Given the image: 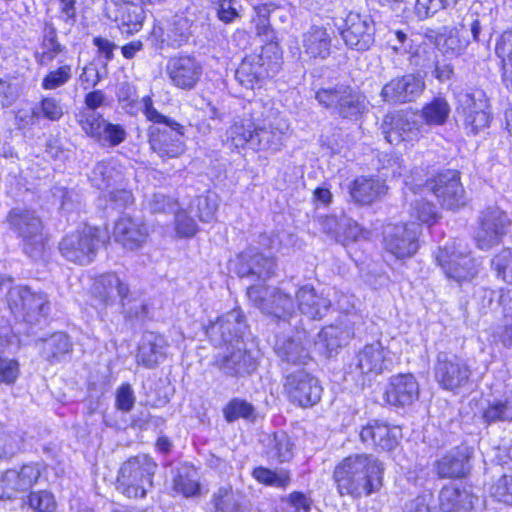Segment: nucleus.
Instances as JSON below:
<instances>
[{"label":"nucleus","mask_w":512,"mask_h":512,"mask_svg":"<svg viewBox=\"0 0 512 512\" xmlns=\"http://www.w3.org/2000/svg\"><path fill=\"white\" fill-rule=\"evenodd\" d=\"M223 417L228 423L235 422L238 419L255 421L256 408L246 399L235 397L223 408Z\"/></svg>","instance_id":"obj_49"},{"label":"nucleus","mask_w":512,"mask_h":512,"mask_svg":"<svg viewBox=\"0 0 512 512\" xmlns=\"http://www.w3.org/2000/svg\"><path fill=\"white\" fill-rule=\"evenodd\" d=\"M483 420L490 424L498 421L512 420V392L505 399L488 401L482 408Z\"/></svg>","instance_id":"obj_47"},{"label":"nucleus","mask_w":512,"mask_h":512,"mask_svg":"<svg viewBox=\"0 0 512 512\" xmlns=\"http://www.w3.org/2000/svg\"><path fill=\"white\" fill-rule=\"evenodd\" d=\"M28 504L37 512H53L56 508L54 496L45 490L31 493L28 498Z\"/></svg>","instance_id":"obj_64"},{"label":"nucleus","mask_w":512,"mask_h":512,"mask_svg":"<svg viewBox=\"0 0 512 512\" xmlns=\"http://www.w3.org/2000/svg\"><path fill=\"white\" fill-rule=\"evenodd\" d=\"M253 477L261 484L285 490L292 482L291 473L285 468L269 469L256 467L252 472Z\"/></svg>","instance_id":"obj_46"},{"label":"nucleus","mask_w":512,"mask_h":512,"mask_svg":"<svg viewBox=\"0 0 512 512\" xmlns=\"http://www.w3.org/2000/svg\"><path fill=\"white\" fill-rule=\"evenodd\" d=\"M387 186L380 178L359 176L349 187L352 200L356 203L367 205L385 195Z\"/></svg>","instance_id":"obj_36"},{"label":"nucleus","mask_w":512,"mask_h":512,"mask_svg":"<svg viewBox=\"0 0 512 512\" xmlns=\"http://www.w3.org/2000/svg\"><path fill=\"white\" fill-rule=\"evenodd\" d=\"M166 73L171 83L182 90H192L199 82L203 68L192 56L172 57L166 64Z\"/></svg>","instance_id":"obj_24"},{"label":"nucleus","mask_w":512,"mask_h":512,"mask_svg":"<svg viewBox=\"0 0 512 512\" xmlns=\"http://www.w3.org/2000/svg\"><path fill=\"white\" fill-rule=\"evenodd\" d=\"M287 125L280 119L255 124L251 139V149L256 151L277 152L283 145Z\"/></svg>","instance_id":"obj_27"},{"label":"nucleus","mask_w":512,"mask_h":512,"mask_svg":"<svg viewBox=\"0 0 512 512\" xmlns=\"http://www.w3.org/2000/svg\"><path fill=\"white\" fill-rule=\"evenodd\" d=\"M425 87L426 84L422 76L409 73L387 82L382 87L380 96L388 104H406L419 98Z\"/></svg>","instance_id":"obj_20"},{"label":"nucleus","mask_w":512,"mask_h":512,"mask_svg":"<svg viewBox=\"0 0 512 512\" xmlns=\"http://www.w3.org/2000/svg\"><path fill=\"white\" fill-rule=\"evenodd\" d=\"M384 470L383 462L374 455L352 454L335 466L333 481L340 496L367 497L382 488Z\"/></svg>","instance_id":"obj_1"},{"label":"nucleus","mask_w":512,"mask_h":512,"mask_svg":"<svg viewBox=\"0 0 512 512\" xmlns=\"http://www.w3.org/2000/svg\"><path fill=\"white\" fill-rule=\"evenodd\" d=\"M315 99L331 115L357 121L367 110L366 97L346 84L323 87L315 92Z\"/></svg>","instance_id":"obj_5"},{"label":"nucleus","mask_w":512,"mask_h":512,"mask_svg":"<svg viewBox=\"0 0 512 512\" xmlns=\"http://www.w3.org/2000/svg\"><path fill=\"white\" fill-rule=\"evenodd\" d=\"M475 501L477 497L470 491L452 485L443 487L439 493L441 512H469Z\"/></svg>","instance_id":"obj_37"},{"label":"nucleus","mask_w":512,"mask_h":512,"mask_svg":"<svg viewBox=\"0 0 512 512\" xmlns=\"http://www.w3.org/2000/svg\"><path fill=\"white\" fill-rule=\"evenodd\" d=\"M471 374L470 366L461 357L447 352L437 355L434 377L444 390L456 391L467 386Z\"/></svg>","instance_id":"obj_14"},{"label":"nucleus","mask_w":512,"mask_h":512,"mask_svg":"<svg viewBox=\"0 0 512 512\" xmlns=\"http://www.w3.org/2000/svg\"><path fill=\"white\" fill-rule=\"evenodd\" d=\"M221 329H229V333L233 338V344H244L243 335L247 329L245 317L240 309H233L222 316L218 317L215 322H211L206 327V335L214 346H222L223 331Z\"/></svg>","instance_id":"obj_25"},{"label":"nucleus","mask_w":512,"mask_h":512,"mask_svg":"<svg viewBox=\"0 0 512 512\" xmlns=\"http://www.w3.org/2000/svg\"><path fill=\"white\" fill-rule=\"evenodd\" d=\"M386 140L391 144L414 143L430 133L427 124L410 111L386 115L383 123Z\"/></svg>","instance_id":"obj_13"},{"label":"nucleus","mask_w":512,"mask_h":512,"mask_svg":"<svg viewBox=\"0 0 512 512\" xmlns=\"http://www.w3.org/2000/svg\"><path fill=\"white\" fill-rule=\"evenodd\" d=\"M277 269L276 260L255 248H249L237 256L235 272L240 278L250 281H267L272 278Z\"/></svg>","instance_id":"obj_19"},{"label":"nucleus","mask_w":512,"mask_h":512,"mask_svg":"<svg viewBox=\"0 0 512 512\" xmlns=\"http://www.w3.org/2000/svg\"><path fill=\"white\" fill-rule=\"evenodd\" d=\"M36 106L39 108L40 117L50 121H58L64 115V106L61 100L53 96L43 97Z\"/></svg>","instance_id":"obj_63"},{"label":"nucleus","mask_w":512,"mask_h":512,"mask_svg":"<svg viewBox=\"0 0 512 512\" xmlns=\"http://www.w3.org/2000/svg\"><path fill=\"white\" fill-rule=\"evenodd\" d=\"M173 486L174 490L181 493L184 497L196 496L200 492L197 470L192 466H181L177 470Z\"/></svg>","instance_id":"obj_45"},{"label":"nucleus","mask_w":512,"mask_h":512,"mask_svg":"<svg viewBox=\"0 0 512 512\" xmlns=\"http://www.w3.org/2000/svg\"><path fill=\"white\" fill-rule=\"evenodd\" d=\"M219 201V197L215 192L207 190L195 198L192 203V209L200 221L210 223L215 219Z\"/></svg>","instance_id":"obj_48"},{"label":"nucleus","mask_w":512,"mask_h":512,"mask_svg":"<svg viewBox=\"0 0 512 512\" xmlns=\"http://www.w3.org/2000/svg\"><path fill=\"white\" fill-rule=\"evenodd\" d=\"M421 232L420 224L388 225L383 236V246L386 252L396 259L412 257L418 250V237Z\"/></svg>","instance_id":"obj_16"},{"label":"nucleus","mask_w":512,"mask_h":512,"mask_svg":"<svg viewBox=\"0 0 512 512\" xmlns=\"http://www.w3.org/2000/svg\"><path fill=\"white\" fill-rule=\"evenodd\" d=\"M40 476L41 465L38 463L24 465L20 471L7 470L0 478V499H12L29 491Z\"/></svg>","instance_id":"obj_23"},{"label":"nucleus","mask_w":512,"mask_h":512,"mask_svg":"<svg viewBox=\"0 0 512 512\" xmlns=\"http://www.w3.org/2000/svg\"><path fill=\"white\" fill-rule=\"evenodd\" d=\"M157 468V463L146 454L129 458L118 472V491L128 498H144L153 487Z\"/></svg>","instance_id":"obj_4"},{"label":"nucleus","mask_w":512,"mask_h":512,"mask_svg":"<svg viewBox=\"0 0 512 512\" xmlns=\"http://www.w3.org/2000/svg\"><path fill=\"white\" fill-rule=\"evenodd\" d=\"M274 351L283 364L305 365L309 360V353L303 344L302 333L295 336H277Z\"/></svg>","instance_id":"obj_32"},{"label":"nucleus","mask_w":512,"mask_h":512,"mask_svg":"<svg viewBox=\"0 0 512 512\" xmlns=\"http://www.w3.org/2000/svg\"><path fill=\"white\" fill-rule=\"evenodd\" d=\"M148 235L146 224L141 219L130 216L120 217L113 231L115 241L131 251L140 249L146 243Z\"/></svg>","instance_id":"obj_26"},{"label":"nucleus","mask_w":512,"mask_h":512,"mask_svg":"<svg viewBox=\"0 0 512 512\" xmlns=\"http://www.w3.org/2000/svg\"><path fill=\"white\" fill-rule=\"evenodd\" d=\"M193 22L184 14H176L170 19L159 20L153 26L150 40L156 48L161 50L180 48L191 38Z\"/></svg>","instance_id":"obj_12"},{"label":"nucleus","mask_w":512,"mask_h":512,"mask_svg":"<svg viewBox=\"0 0 512 512\" xmlns=\"http://www.w3.org/2000/svg\"><path fill=\"white\" fill-rule=\"evenodd\" d=\"M282 64L281 53L276 44H267L259 52L247 55L235 71V79L246 89L260 86L262 81L276 75Z\"/></svg>","instance_id":"obj_3"},{"label":"nucleus","mask_w":512,"mask_h":512,"mask_svg":"<svg viewBox=\"0 0 512 512\" xmlns=\"http://www.w3.org/2000/svg\"><path fill=\"white\" fill-rule=\"evenodd\" d=\"M463 116L466 113L489 112L488 100L483 91L463 94L459 100Z\"/></svg>","instance_id":"obj_59"},{"label":"nucleus","mask_w":512,"mask_h":512,"mask_svg":"<svg viewBox=\"0 0 512 512\" xmlns=\"http://www.w3.org/2000/svg\"><path fill=\"white\" fill-rule=\"evenodd\" d=\"M443 207L453 210L465 204V191L458 171L447 170L428 183Z\"/></svg>","instance_id":"obj_21"},{"label":"nucleus","mask_w":512,"mask_h":512,"mask_svg":"<svg viewBox=\"0 0 512 512\" xmlns=\"http://www.w3.org/2000/svg\"><path fill=\"white\" fill-rule=\"evenodd\" d=\"M295 443L285 431L275 432L268 439L266 455L279 463L290 461L294 455Z\"/></svg>","instance_id":"obj_43"},{"label":"nucleus","mask_w":512,"mask_h":512,"mask_svg":"<svg viewBox=\"0 0 512 512\" xmlns=\"http://www.w3.org/2000/svg\"><path fill=\"white\" fill-rule=\"evenodd\" d=\"M249 301L262 312L286 321L296 312L293 297L281 288L251 285L247 288Z\"/></svg>","instance_id":"obj_9"},{"label":"nucleus","mask_w":512,"mask_h":512,"mask_svg":"<svg viewBox=\"0 0 512 512\" xmlns=\"http://www.w3.org/2000/svg\"><path fill=\"white\" fill-rule=\"evenodd\" d=\"M491 267L498 278L512 284V249L505 248L491 259Z\"/></svg>","instance_id":"obj_55"},{"label":"nucleus","mask_w":512,"mask_h":512,"mask_svg":"<svg viewBox=\"0 0 512 512\" xmlns=\"http://www.w3.org/2000/svg\"><path fill=\"white\" fill-rule=\"evenodd\" d=\"M257 365L256 356L246 349L244 344L226 346L225 350L214 358V366L230 377L250 375L256 370Z\"/></svg>","instance_id":"obj_18"},{"label":"nucleus","mask_w":512,"mask_h":512,"mask_svg":"<svg viewBox=\"0 0 512 512\" xmlns=\"http://www.w3.org/2000/svg\"><path fill=\"white\" fill-rule=\"evenodd\" d=\"M410 214L412 218L428 225L434 224L439 218L437 207L425 199L416 200L411 205Z\"/></svg>","instance_id":"obj_56"},{"label":"nucleus","mask_w":512,"mask_h":512,"mask_svg":"<svg viewBox=\"0 0 512 512\" xmlns=\"http://www.w3.org/2000/svg\"><path fill=\"white\" fill-rule=\"evenodd\" d=\"M435 260L446 277L458 284L471 281L479 271L478 262L470 254L461 251L455 241L440 246L435 253Z\"/></svg>","instance_id":"obj_8"},{"label":"nucleus","mask_w":512,"mask_h":512,"mask_svg":"<svg viewBox=\"0 0 512 512\" xmlns=\"http://www.w3.org/2000/svg\"><path fill=\"white\" fill-rule=\"evenodd\" d=\"M129 292V286L116 273H105L97 277L92 286V295L103 306L115 304Z\"/></svg>","instance_id":"obj_29"},{"label":"nucleus","mask_w":512,"mask_h":512,"mask_svg":"<svg viewBox=\"0 0 512 512\" xmlns=\"http://www.w3.org/2000/svg\"><path fill=\"white\" fill-rule=\"evenodd\" d=\"M127 132L120 124L105 121L97 143L103 147H115L126 140Z\"/></svg>","instance_id":"obj_54"},{"label":"nucleus","mask_w":512,"mask_h":512,"mask_svg":"<svg viewBox=\"0 0 512 512\" xmlns=\"http://www.w3.org/2000/svg\"><path fill=\"white\" fill-rule=\"evenodd\" d=\"M451 113V107L444 96H436L431 101L425 103L420 110V119L427 124V128L431 126L444 125Z\"/></svg>","instance_id":"obj_41"},{"label":"nucleus","mask_w":512,"mask_h":512,"mask_svg":"<svg viewBox=\"0 0 512 512\" xmlns=\"http://www.w3.org/2000/svg\"><path fill=\"white\" fill-rule=\"evenodd\" d=\"M392 364L390 350L380 340L365 344L344 368V379L364 387L367 381L388 370Z\"/></svg>","instance_id":"obj_2"},{"label":"nucleus","mask_w":512,"mask_h":512,"mask_svg":"<svg viewBox=\"0 0 512 512\" xmlns=\"http://www.w3.org/2000/svg\"><path fill=\"white\" fill-rule=\"evenodd\" d=\"M65 50L66 47L58 40L54 25L50 22H46L41 41L37 50L34 52L35 62L39 66L47 67Z\"/></svg>","instance_id":"obj_39"},{"label":"nucleus","mask_w":512,"mask_h":512,"mask_svg":"<svg viewBox=\"0 0 512 512\" xmlns=\"http://www.w3.org/2000/svg\"><path fill=\"white\" fill-rule=\"evenodd\" d=\"M8 221L12 230L21 239L23 252L32 259L41 258L46 246V237L40 217L32 210L14 208L9 212Z\"/></svg>","instance_id":"obj_6"},{"label":"nucleus","mask_w":512,"mask_h":512,"mask_svg":"<svg viewBox=\"0 0 512 512\" xmlns=\"http://www.w3.org/2000/svg\"><path fill=\"white\" fill-rule=\"evenodd\" d=\"M490 494L497 501L512 506V475H502L490 487Z\"/></svg>","instance_id":"obj_62"},{"label":"nucleus","mask_w":512,"mask_h":512,"mask_svg":"<svg viewBox=\"0 0 512 512\" xmlns=\"http://www.w3.org/2000/svg\"><path fill=\"white\" fill-rule=\"evenodd\" d=\"M23 437L16 432L0 431V459H7L20 451Z\"/></svg>","instance_id":"obj_61"},{"label":"nucleus","mask_w":512,"mask_h":512,"mask_svg":"<svg viewBox=\"0 0 512 512\" xmlns=\"http://www.w3.org/2000/svg\"><path fill=\"white\" fill-rule=\"evenodd\" d=\"M216 512H245L238 496L229 488H220L213 496Z\"/></svg>","instance_id":"obj_52"},{"label":"nucleus","mask_w":512,"mask_h":512,"mask_svg":"<svg viewBox=\"0 0 512 512\" xmlns=\"http://www.w3.org/2000/svg\"><path fill=\"white\" fill-rule=\"evenodd\" d=\"M101 230L85 226L66 234L59 242V251L67 261L78 265L90 264L96 257L101 243Z\"/></svg>","instance_id":"obj_7"},{"label":"nucleus","mask_w":512,"mask_h":512,"mask_svg":"<svg viewBox=\"0 0 512 512\" xmlns=\"http://www.w3.org/2000/svg\"><path fill=\"white\" fill-rule=\"evenodd\" d=\"M72 77V68L69 64L50 70L42 79L41 87L44 90H55L64 86Z\"/></svg>","instance_id":"obj_57"},{"label":"nucleus","mask_w":512,"mask_h":512,"mask_svg":"<svg viewBox=\"0 0 512 512\" xmlns=\"http://www.w3.org/2000/svg\"><path fill=\"white\" fill-rule=\"evenodd\" d=\"M7 303L15 317L31 322L36 320L37 316L45 313L48 297L42 291H34L28 286L17 285L9 288Z\"/></svg>","instance_id":"obj_15"},{"label":"nucleus","mask_w":512,"mask_h":512,"mask_svg":"<svg viewBox=\"0 0 512 512\" xmlns=\"http://www.w3.org/2000/svg\"><path fill=\"white\" fill-rule=\"evenodd\" d=\"M105 121L103 116L94 110H84L78 115V123L81 129L96 142Z\"/></svg>","instance_id":"obj_51"},{"label":"nucleus","mask_w":512,"mask_h":512,"mask_svg":"<svg viewBox=\"0 0 512 512\" xmlns=\"http://www.w3.org/2000/svg\"><path fill=\"white\" fill-rule=\"evenodd\" d=\"M254 126L250 119H235L227 131L228 140L236 148L248 145L251 148V139L254 134Z\"/></svg>","instance_id":"obj_50"},{"label":"nucleus","mask_w":512,"mask_h":512,"mask_svg":"<svg viewBox=\"0 0 512 512\" xmlns=\"http://www.w3.org/2000/svg\"><path fill=\"white\" fill-rule=\"evenodd\" d=\"M89 180L94 187L105 190L121 184L124 180V174L116 160H103L94 166Z\"/></svg>","instance_id":"obj_40"},{"label":"nucleus","mask_w":512,"mask_h":512,"mask_svg":"<svg viewBox=\"0 0 512 512\" xmlns=\"http://www.w3.org/2000/svg\"><path fill=\"white\" fill-rule=\"evenodd\" d=\"M167 347L168 343L162 335L146 332L138 345L136 361L146 368H154L166 358Z\"/></svg>","instance_id":"obj_31"},{"label":"nucleus","mask_w":512,"mask_h":512,"mask_svg":"<svg viewBox=\"0 0 512 512\" xmlns=\"http://www.w3.org/2000/svg\"><path fill=\"white\" fill-rule=\"evenodd\" d=\"M456 2L457 0H416L414 14L418 20L422 21Z\"/></svg>","instance_id":"obj_58"},{"label":"nucleus","mask_w":512,"mask_h":512,"mask_svg":"<svg viewBox=\"0 0 512 512\" xmlns=\"http://www.w3.org/2000/svg\"><path fill=\"white\" fill-rule=\"evenodd\" d=\"M298 310L309 319H321L329 310L331 301L317 294L312 286L305 285L296 293Z\"/></svg>","instance_id":"obj_38"},{"label":"nucleus","mask_w":512,"mask_h":512,"mask_svg":"<svg viewBox=\"0 0 512 512\" xmlns=\"http://www.w3.org/2000/svg\"><path fill=\"white\" fill-rule=\"evenodd\" d=\"M469 451L466 447H456L450 450L434 464L440 478H462L470 471Z\"/></svg>","instance_id":"obj_30"},{"label":"nucleus","mask_w":512,"mask_h":512,"mask_svg":"<svg viewBox=\"0 0 512 512\" xmlns=\"http://www.w3.org/2000/svg\"><path fill=\"white\" fill-rule=\"evenodd\" d=\"M183 127L179 123L165 124L162 127H150L149 143L151 149L163 160L177 158L184 152L182 138Z\"/></svg>","instance_id":"obj_22"},{"label":"nucleus","mask_w":512,"mask_h":512,"mask_svg":"<svg viewBox=\"0 0 512 512\" xmlns=\"http://www.w3.org/2000/svg\"><path fill=\"white\" fill-rule=\"evenodd\" d=\"M122 313L129 320H141L147 316L148 307L145 300L133 297L130 291L119 300Z\"/></svg>","instance_id":"obj_53"},{"label":"nucleus","mask_w":512,"mask_h":512,"mask_svg":"<svg viewBox=\"0 0 512 512\" xmlns=\"http://www.w3.org/2000/svg\"><path fill=\"white\" fill-rule=\"evenodd\" d=\"M116 6L114 21L122 33L132 35L139 32L146 18L145 10L141 5L131 0H112Z\"/></svg>","instance_id":"obj_33"},{"label":"nucleus","mask_w":512,"mask_h":512,"mask_svg":"<svg viewBox=\"0 0 512 512\" xmlns=\"http://www.w3.org/2000/svg\"><path fill=\"white\" fill-rule=\"evenodd\" d=\"M478 219L475 242L476 246L484 251L499 245L512 225L508 214L498 206H488L481 211Z\"/></svg>","instance_id":"obj_11"},{"label":"nucleus","mask_w":512,"mask_h":512,"mask_svg":"<svg viewBox=\"0 0 512 512\" xmlns=\"http://www.w3.org/2000/svg\"><path fill=\"white\" fill-rule=\"evenodd\" d=\"M283 389L288 400L302 408L317 404L323 391L319 380L304 368L287 372L284 376Z\"/></svg>","instance_id":"obj_10"},{"label":"nucleus","mask_w":512,"mask_h":512,"mask_svg":"<svg viewBox=\"0 0 512 512\" xmlns=\"http://www.w3.org/2000/svg\"><path fill=\"white\" fill-rule=\"evenodd\" d=\"M360 438L364 443H372L383 450L394 449L401 438V429L396 426H389L386 423L373 421L363 427Z\"/></svg>","instance_id":"obj_34"},{"label":"nucleus","mask_w":512,"mask_h":512,"mask_svg":"<svg viewBox=\"0 0 512 512\" xmlns=\"http://www.w3.org/2000/svg\"><path fill=\"white\" fill-rule=\"evenodd\" d=\"M354 336V332L350 334L340 327L331 325L322 329L318 335L316 345L323 349L327 356H332L333 353L337 352L338 348L346 345L349 339Z\"/></svg>","instance_id":"obj_44"},{"label":"nucleus","mask_w":512,"mask_h":512,"mask_svg":"<svg viewBox=\"0 0 512 512\" xmlns=\"http://www.w3.org/2000/svg\"><path fill=\"white\" fill-rule=\"evenodd\" d=\"M41 355L51 364L61 361L72 351V343L67 334L57 332L41 340Z\"/></svg>","instance_id":"obj_42"},{"label":"nucleus","mask_w":512,"mask_h":512,"mask_svg":"<svg viewBox=\"0 0 512 512\" xmlns=\"http://www.w3.org/2000/svg\"><path fill=\"white\" fill-rule=\"evenodd\" d=\"M304 52L311 58L322 60L331 54L332 37L328 28L312 25L302 36Z\"/></svg>","instance_id":"obj_35"},{"label":"nucleus","mask_w":512,"mask_h":512,"mask_svg":"<svg viewBox=\"0 0 512 512\" xmlns=\"http://www.w3.org/2000/svg\"><path fill=\"white\" fill-rule=\"evenodd\" d=\"M385 395L389 404L410 405L419 397V384L412 374H398L390 378Z\"/></svg>","instance_id":"obj_28"},{"label":"nucleus","mask_w":512,"mask_h":512,"mask_svg":"<svg viewBox=\"0 0 512 512\" xmlns=\"http://www.w3.org/2000/svg\"><path fill=\"white\" fill-rule=\"evenodd\" d=\"M340 35L349 48L367 51L375 41V23L370 15L349 12Z\"/></svg>","instance_id":"obj_17"},{"label":"nucleus","mask_w":512,"mask_h":512,"mask_svg":"<svg viewBox=\"0 0 512 512\" xmlns=\"http://www.w3.org/2000/svg\"><path fill=\"white\" fill-rule=\"evenodd\" d=\"M20 82L16 77L5 76L0 78V106L8 107L19 97Z\"/></svg>","instance_id":"obj_60"}]
</instances>
